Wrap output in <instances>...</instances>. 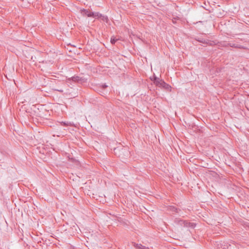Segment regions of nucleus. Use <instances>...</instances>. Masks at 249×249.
I'll list each match as a JSON object with an SVG mask.
<instances>
[{
	"label": "nucleus",
	"mask_w": 249,
	"mask_h": 249,
	"mask_svg": "<svg viewBox=\"0 0 249 249\" xmlns=\"http://www.w3.org/2000/svg\"><path fill=\"white\" fill-rule=\"evenodd\" d=\"M175 222L178 225L186 228H190L191 229L195 228L196 224L194 223L189 222L187 221L182 219H176Z\"/></svg>",
	"instance_id": "nucleus-1"
},
{
	"label": "nucleus",
	"mask_w": 249,
	"mask_h": 249,
	"mask_svg": "<svg viewBox=\"0 0 249 249\" xmlns=\"http://www.w3.org/2000/svg\"><path fill=\"white\" fill-rule=\"evenodd\" d=\"M154 82L156 85V86L159 87H162L166 89H168L169 87V86L164 81L156 77L154 78Z\"/></svg>",
	"instance_id": "nucleus-2"
},
{
	"label": "nucleus",
	"mask_w": 249,
	"mask_h": 249,
	"mask_svg": "<svg viewBox=\"0 0 249 249\" xmlns=\"http://www.w3.org/2000/svg\"><path fill=\"white\" fill-rule=\"evenodd\" d=\"M91 17L97 18H101L103 21L106 22H107L108 20L107 16L103 15L99 12H93V16H92Z\"/></svg>",
	"instance_id": "nucleus-3"
},
{
	"label": "nucleus",
	"mask_w": 249,
	"mask_h": 249,
	"mask_svg": "<svg viewBox=\"0 0 249 249\" xmlns=\"http://www.w3.org/2000/svg\"><path fill=\"white\" fill-rule=\"evenodd\" d=\"M81 12L83 16H87L88 17H91L93 16V12L89 10L83 9L81 10Z\"/></svg>",
	"instance_id": "nucleus-4"
},
{
	"label": "nucleus",
	"mask_w": 249,
	"mask_h": 249,
	"mask_svg": "<svg viewBox=\"0 0 249 249\" xmlns=\"http://www.w3.org/2000/svg\"><path fill=\"white\" fill-rule=\"evenodd\" d=\"M134 246L137 249H150L148 247H146L141 244H138L136 243H134Z\"/></svg>",
	"instance_id": "nucleus-5"
},
{
	"label": "nucleus",
	"mask_w": 249,
	"mask_h": 249,
	"mask_svg": "<svg viewBox=\"0 0 249 249\" xmlns=\"http://www.w3.org/2000/svg\"><path fill=\"white\" fill-rule=\"evenodd\" d=\"M73 81L77 82H82L83 79L79 76H73L71 78Z\"/></svg>",
	"instance_id": "nucleus-6"
},
{
	"label": "nucleus",
	"mask_w": 249,
	"mask_h": 249,
	"mask_svg": "<svg viewBox=\"0 0 249 249\" xmlns=\"http://www.w3.org/2000/svg\"><path fill=\"white\" fill-rule=\"evenodd\" d=\"M229 45L231 47L235 48H242L241 46L239 45L236 44H234V43H230Z\"/></svg>",
	"instance_id": "nucleus-7"
},
{
	"label": "nucleus",
	"mask_w": 249,
	"mask_h": 249,
	"mask_svg": "<svg viewBox=\"0 0 249 249\" xmlns=\"http://www.w3.org/2000/svg\"><path fill=\"white\" fill-rule=\"evenodd\" d=\"M61 124L63 125H64V126H72V124L71 123V122H61Z\"/></svg>",
	"instance_id": "nucleus-8"
},
{
	"label": "nucleus",
	"mask_w": 249,
	"mask_h": 249,
	"mask_svg": "<svg viewBox=\"0 0 249 249\" xmlns=\"http://www.w3.org/2000/svg\"><path fill=\"white\" fill-rule=\"evenodd\" d=\"M117 39H115V38H112H112H111V40H110V41H111V43L112 44H115V42L117 41Z\"/></svg>",
	"instance_id": "nucleus-9"
},
{
	"label": "nucleus",
	"mask_w": 249,
	"mask_h": 249,
	"mask_svg": "<svg viewBox=\"0 0 249 249\" xmlns=\"http://www.w3.org/2000/svg\"><path fill=\"white\" fill-rule=\"evenodd\" d=\"M55 90L58 91H59L60 92H63V90L61 89H56Z\"/></svg>",
	"instance_id": "nucleus-10"
},
{
	"label": "nucleus",
	"mask_w": 249,
	"mask_h": 249,
	"mask_svg": "<svg viewBox=\"0 0 249 249\" xmlns=\"http://www.w3.org/2000/svg\"><path fill=\"white\" fill-rule=\"evenodd\" d=\"M107 87V86L106 85V84H104V85H102V88L103 89H105V88H106Z\"/></svg>",
	"instance_id": "nucleus-11"
}]
</instances>
